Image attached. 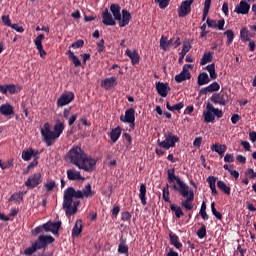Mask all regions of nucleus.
Instances as JSON below:
<instances>
[{
  "label": "nucleus",
  "mask_w": 256,
  "mask_h": 256,
  "mask_svg": "<svg viewBox=\"0 0 256 256\" xmlns=\"http://www.w3.org/2000/svg\"><path fill=\"white\" fill-rule=\"evenodd\" d=\"M0 113L4 115V117H9V115H13V106L9 103L2 104L0 106Z\"/></svg>",
  "instance_id": "obj_23"
},
{
  "label": "nucleus",
  "mask_w": 256,
  "mask_h": 256,
  "mask_svg": "<svg viewBox=\"0 0 256 256\" xmlns=\"http://www.w3.org/2000/svg\"><path fill=\"white\" fill-rule=\"evenodd\" d=\"M171 46H173V39L167 40L166 36H161L160 49H163V51H169Z\"/></svg>",
  "instance_id": "obj_24"
},
{
  "label": "nucleus",
  "mask_w": 256,
  "mask_h": 256,
  "mask_svg": "<svg viewBox=\"0 0 256 256\" xmlns=\"http://www.w3.org/2000/svg\"><path fill=\"white\" fill-rule=\"evenodd\" d=\"M84 44L85 42H83V40H78L74 42L70 47H72V49H80V47H83Z\"/></svg>",
  "instance_id": "obj_51"
},
{
  "label": "nucleus",
  "mask_w": 256,
  "mask_h": 256,
  "mask_svg": "<svg viewBox=\"0 0 256 256\" xmlns=\"http://www.w3.org/2000/svg\"><path fill=\"white\" fill-rule=\"evenodd\" d=\"M245 174L247 175V177H249L250 179H256V172L255 170H253L252 168H249Z\"/></svg>",
  "instance_id": "obj_50"
},
{
  "label": "nucleus",
  "mask_w": 256,
  "mask_h": 256,
  "mask_svg": "<svg viewBox=\"0 0 256 256\" xmlns=\"http://www.w3.org/2000/svg\"><path fill=\"white\" fill-rule=\"evenodd\" d=\"M250 9L251 5L245 0H241L240 3L235 7L234 13H237V15H247Z\"/></svg>",
  "instance_id": "obj_15"
},
{
  "label": "nucleus",
  "mask_w": 256,
  "mask_h": 256,
  "mask_svg": "<svg viewBox=\"0 0 256 256\" xmlns=\"http://www.w3.org/2000/svg\"><path fill=\"white\" fill-rule=\"evenodd\" d=\"M204 122L205 123H215V117L221 119L223 117V110L215 108L211 102H208L206 105V111L203 112Z\"/></svg>",
  "instance_id": "obj_5"
},
{
  "label": "nucleus",
  "mask_w": 256,
  "mask_h": 256,
  "mask_svg": "<svg viewBox=\"0 0 256 256\" xmlns=\"http://www.w3.org/2000/svg\"><path fill=\"white\" fill-rule=\"evenodd\" d=\"M41 183H43V175H41L40 172H37L30 175L24 182V185H26L28 189H35V187H38Z\"/></svg>",
  "instance_id": "obj_9"
},
{
  "label": "nucleus",
  "mask_w": 256,
  "mask_h": 256,
  "mask_svg": "<svg viewBox=\"0 0 256 256\" xmlns=\"http://www.w3.org/2000/svg\"><path fill=\"white\" fill-rule=\"evenodd\" d=\"M169 238L171 245L175 246L176 249H181V247H183V244L179 242V236L176 234L170 233Z\"/></svg>",
  "instance_id": "obj_31"
},
{
  "label": "nucleus",
  "mask_w": 256,
  "mask_h": 256,
  "mask_svg": "<svg viewBox=\"0 0 256 256\" xmlns=\"http://www.w3.org/2000/svg\"><path fill=\"white\" fill-rule=\"evenodd\" d=\"M213 61V52H205L200 60V65H207Z\"/></svg>",
  "instance_id": "obj_35"
},
{
  "label": "nucleus",
  "mask_w": 256,
  "mask_h": 256,
  "mask_svg": "<svg viewBox=\"0 0 256 256\" xmlns=\"http://www.w3.org/2000/svg\"><path fill=\"white\" fill-rule=\"evenodd\" d=\"M38 156H39V151L33 150L31 148L28 150L22 151V159L24 161H30L32 157H35L37 159Z\"/></svg>",
  "instance_id": "obj_22"
},
{
  "label": "nucleus",
  "mask_w": 256,
  "mask_h": 256,
  "mask_svg": "<svg viewBox=\"0 0 256 256\" xmlns=\"http://www.w3.org/2000/svg\"><path fill=\"white\" fill-rule=\"evenodd\" d=\"M189 69H193V65L186 64L183 66L182 73L175 76L176 83H183V81L191 79V73H189Z\"/></svg>",
  "instance_id": "obj_10"
},
{
  "label": "nucleus",
  "mask_w": 256,
  "mask_h": 256,
  "mask_svg": "<svg viewBox=\"0 0 256 256\" xmlns=\"http://www.w3.org/2000/svg\"><path fill=\"white\" fill-rule=\"evenodd\" d=\"M221 86L217 82H213L212 84L208 85L206 88L201 90V93H215V91H219Z\"/></svg>",
  "instance_id": "obj_26"
},
{
  "label": "nucleus",
  "mask_w": 256,
  "mask_h": 256,
  "mask_svg": "<svg viewBox=\"0 0 256 256\" xmlns=\"http://www.w3.org/2000/svg\"><path fill=\"white\" fill-rule=\"evenodd\" d=\"M217 187L220 188L221 191L226 193V195H231V188H229V186H227V184H225V182L219 180L217 182Z\"/></svg>",
  "instance_id": "obj_37"
},
{
  "label": "nucleus",
  "mask_w": 256,
  "mask_h": 256,
  "mask_svg": "<svg viewBox=\"0 0 256 256\" xmlns=\"http://www.w3.org/2000/svg\"><path fill=\"white\" fill-rule=\"evenodd\" d=\"M11 29H14V31H17V33H23L25 29L22 26H19V24H12Z\"/></svg>",
  "instance_id": "obj_53"
},
{
  "label": "nucleus",
  "mask_w": 256,
  "mask_h": 256,
  "mask_svg": "<svg viewBox=\"0 0 256 256\" xmlns=\"http://www.w3.org/2000/svg\"><path fill=\"white\" fill-rule=\"evenodd\" d=\"M168 181L169 183H173V189L178 191L180 195L184 198L181 202L182 207L186 211H191L193 209V201L195 199V192L189 185H187L179 176L175 175V170H168Z\"/></svg>",
  "instance_id": "obj_2"
},
{
  "label": "nucleus",
  "mask_w": 256,
  "mask_h": 256,
  "mask_svg": "<svg viewBox=\"0 0 256 256\" xmlns=\"http://www.w3.org/2000/svg\"><path fill=\"white\" fill-rule=\"evenodd\" d=\"M75 121H77V114H71L70 117L68 118L69 126L71 127V125H73Z\"/></svg>",
  "instance_id": "obj_55"
},
{
  "label": "nucleus",
  "mask_w": 256,
  "mask_h": 256,
  "mask_svg": "<svg viewBox=\"0 0 256 256\" xmlns=\"http://www.w3.org/2000/svg\"><path fill=\"white\" fill-rule=\"evenodd\" d=\"M116 86H117V77L115 76L106 78L101 82V87H103V89H106V90L113 89Z\"/></svg>",
  "instance_id": "obj_21"
},
{
  "label": "nucleus",
  "mask_w": 256,
  "mask_h": 256,
  "mask_svg": "<svg viewBox=\"0 0 256 256\" xmlns=\"http://www.w3.org/2000/svg\"><path fill=\"white\" fill-rule=\"evenodd\" d=\"M197 236L199 237V239H205V237L207 236V227H205V225L198 229Z\"/></svg>",
  "instance_id": "obj_43"
},
{
  "label": "nucleus",
  "mask_w": 256,
  "mask_h": 256,
  "mask_svg": "<svg viewBox=\"0 0 256 256\" xmlns=\"http://www.w3.org/2000/svg\"><path fill=\"white\" fill-rule=\"evenodd\" d=\"M206 23H207L208 27H212L213 29L217 28L216 20L207 19Z\"/></svg>",
  "instance_id": "obj_57"
},
{
  "label": "nucleus",
  "mask_w": 256,
  "mask_h": 256,
  "mask_svg": "<svg viewBox=\"0 0 256 256\" xmlns=\"http://www.w3.org/2000/svg\"><path fill=\"white\" fill-rule=\"evenodd\" d=\"M57 187V183L55 182V180H48L44 185H43V189L49 193V191H53V188Z\"/></svg>",
  "instance_id": "obj_38"
},
{
  "label": "nucleus",
  "mask_w": 256,
  "mask_h": 256,
  "mask_svg": "<svg viewBox=\"0 0 256 256\" xmlns=\"http://www.w3.org/2000/svg\"><path fill=\"white\" fill-rule=\"evenodd\" d=\"M207 183L212 191V195H217V188L215 183H217V178L215 176H210L207 178Z\"/></svg>",
  "instance_id": "obj_33"
},
{
  "label": "nucleus",
  "mask_w": 256,
  "mask_h": 256,
  "mask_svg": "<svg viewBox=\"0 0 256 256\" xmlns=\"http://www.w3.org/2000/svg\"><path fill=\"white\" fill-rule=\"evenodd\" d=\"M59 227H61V222H47L43 224L45 231H50L53 235H57V233H59Z\"/></svg>",
  "instance_id": "obj_20"
},
{
  "label": "nucleus",
  "mask_w": 256,
  "mask_h": 256,
  "mask_svg": "<svg viewBox=\"0 0 256 256\" xmlns=\"http://www.w3.org/2000/svg\"><path fill=\"white\" fill-rule=\"evenodd\" d=\"M162 197H163L164 201H166V203H169V201H170V198H169V187H164L163 188Z\"/></svg>",
  "instance_id": "obj_47"
},
{
  "label": "nucleus",
  "mask_w": 256,
  "mask_h": 256,
  "mask_svg": "<svg viewBox=\"0 0 256 256\" xmlns=\"http://www.w3.org/2000/svg\"><path fill=\"white\" fill-rule=\"evenodd\" d=\"M183 107H185V104L183 102H179L178 104L172 106V111H181Z\"/></svg>",
  "instance_id": "obj_54"
},
{
  "label": "nucleus",
  "mask_w": 256,
  "mask_h": 256,
  "mask_svg": "<svg viewBox=\"0 0 256 256\" xmlns=\"http://www.w3.org/2000/svg\"><path fill=\"white\" fill-rule=\"evenodd\" d=\"M240 37L242 41H249V31L247 30V27H243L240 31Z\"/></svg>",
  "instance_id": "obj_42"
},
{
  "label": "nucleus",
  "mask_w": 256,
  "mask_h": 256,
  "mask_svg": "<svg viewBox=\"0 0 256 256\" xmlns=\"http://www.w3.org/2000/svg\"><path fill=\"white\" fill-rule=\"evenodd\" d=\"M1 169H9V167H13V159H10L6 162L0 160Z\"/></svg>",
  "instance_id": "obj_45"
},
{
  "label": "nucleus",
  "mask_w": 256,
  "mask_h": 256,
  "mask_svg": "<svg viewBox=\"0 0 256 256\" xmlns=\"http://www.w3.org/2000/svg\"><path fill=\"white\" fill-rule=\"evenodd\" d=\"M239 119H241V117L239 116V114H234L231 117V121L233 123V125H237V123H239Z\"/></svg>",
  "instance_id": "obj_62"
},
{
  "label": "nucleus",
  "mask_w": 256,
  "mask_h": 256,
  "mask_svg": "<svg viewBox=\"0 0 256 256\" xmlns=\"http://www.w3.org/2000/svg\"><path fill=\"white\" fill-rule=\"evenodd\" d=\"M118 252L124 255H129V247L124 242H122L118 246Z\"/></svg>",
  "instance_id": "obj_41"
},
{
  "label": "nucleus",
  "mask_w": 256,
  "mask_h": 256,
  "mask_svg": "<svg viewBox=\"0 0 256 256\" xmlns=\"http://www.w3.org/2000/svg\"><path fill=\"white\" fill-rule=\"evenodd\" d=\"M119 23V27H127L129 25V21H131V13L126 9L122 10V16L120 15V19H117Z\"/></svg>",
  "instance_id": "obj_18"
},
{
  "label": "nucleus",
  "mask_w": 256,
  "mask_h": 256,
  "mask_svg": "<svg viewBox=\"0 0 256 256\" xmlns=\"http://www.w3.org/2000/svg\"><path fill=\"white\" fill-rule=\"evenodd\" d=\"M211 101L212 103H214L215 105H226L227 101H225V99H223V96H221V94H215L211 97Z\"/></svg>",
  "instance_id": "obj_36"
},
{
  "label": "nucleus",
  "mask_w": 256,
  "mask_h": 256,
  "mask_svg": "<svg viewBox=\"0 0 256 256\" xmlns=\"http://www.w3.org/2000/svg\"><path fill=\"white\" fill-rule=\"evenodd\" d=\"M125 53L129 59H131L132 65H137V63H139V53L137 50L131 51L130 49H127Z\"/></svg>",
  "instance_id": "obj_25"
},
{
  "label": "nucleus",
  "mask_w": 256,
  "mask_h": 256,
  "mask_svg": "<svg viewBox=\"0 0 256 256\" xmlns=\"http://www.w3.org/2000/svg\"><path fill=\"white\" fill-rule=\"evenodd\" d=\"M211 151L218 153V155L223 156L225 151H227V146L225 144H213L211 146Z\"/></svg>",
  "instance_id": "obj_27"
},
{
  "label": "nucleus",
  "mask_w": 256,
  "mask_h": 256,
  "mask_svg": "<svg viewBox=\"0 0 256 256\" xmlns=\"http://www.w3.org/2000/svg\"><path fill=\"white\" fill-rule=\"evenodd\" d=\"M66 175L69 181H85V177L81 175V172L75 169H68Z\"/></svg>",
  "instance_id": "obj_16"
},
{
  "label": "nucleus",
  "mask_w": 256,
  "mask_h": 256,
  "mask_svg": "<svg viewBox=\"0 0 256 256\" xmlns=\"http://www.w3.org/2000/svg\"><path fill=\"white\" fill-rule=\"evenodd\" d=\"M171 211L175 212V215L178 219H180L181 217H183V210H181V207L176 206L175 204H172L170 206Z\"/></svg>",
  "instance_id": "obj_40"
},
{
  "label": "nucleus",
  "mask_w": 256,
  "mask_h": 256,
  "mask_svg": "<svg viewBox=\"0 0 256 256\" xmlns=\"http://www.w3.org/2000/svg\"><path fill=\"white\" fill-rule=\"evenodd\" d=\"M44 39H45V35L40 34L34 40L35 47L38 50L41 59H45V57H47V52H45V50L43 49V41H44Z\"/></svg>",
  "instance_id": "obj_13"
},
{
  "label": "nucleus",
  "mask_w": 256,
  "mask_h": 256,
  "mask_svg": "<svg viewBox=\"0 0 256 256\" xmlns=\"http://www.w3.org/2000/svg\"><path fill=\"white\" fill-rule=\"evenodd\" d=\"M115 21L116 20H115V18H113V15H111V13H109V10H104L102 12V22L104 25L113 27L116 25Z\"/></svg>",
  "instance_id": "obj_19"
},
{
  "label": "nucleus",
  "mask_w": 256,
  "mask_h": 256,
  "mask_svg": "<svg viewBox=\"0 0 256 256\" xmlns=\"http://www.w3.org/2000/svg\"><path fill=\"white\" fill-rule=\"evenodd\" d=\"M95 196V190L91 188V184H86L82 190H75L73 187H69L64 191L63 209L67 217L75 215L77 213V207H79L81 201L79 199H91Z\"/></svg>",
  "instance_id": "obj_1"
},
{
  "label": "nucleus",
  "mask_w": 256,
  "mask_h": 256,
  "mask_svg": "<svg viewBox=\"0 0 256 256\" xmlns=\"http://www.w3.org/2000/svg\"><path fill=\"white\" fill-rule=\"evenodd\" d=\"M97 165V160L93 159L92 157L85 156L80 163L78 164V169H82L83 171H86L87 173H91L92 171H95V166Z\"/></svg>",
  "instance_id": "obj_8"
},
{
  "label": "nucleus",
  "mask_w": 256,
  "mask_h": 256,
  "mask_svg": "<svg viewBox=\"0 0 256 256\" xmlns=\"http://www.w3.org/2000/svg\"><path fill=\"white\" fill-rule=\"evenodd\" d=\"M217 27L220 31H224L225 30V20L224 19L219 20L217 23Z\"/></svg>",
  "instance_id": "obj_59"
},
{
  "label": "nucleus",
  "mask_w": 256,
  "mask_h": 256,
  "mask_svg": "<svg viewBox=\"0 0 256 256\" xmlns=\"http://www.w3.org/2000/svg\"><path fill=\"white\" fill-rule=\"evenodd\" d=\"M211 211L212 214L216 217V219H223V215L215 208V202L211 203Z\"/></svg>",
  "instance_id": "obj_44"
},
{
  "label": "nucleus",
  "mask_w": 256,
  "mask_h": 256,
  "mask_svg": "<svg viewBox=\"0 0 256 256\" xmlns=\"http://www.w3.org/2000/svg\"><path fill=\"white\" fill-rule=\"evenodd\" d=\"M165 139L164 141L158 140L159 147H162V149L169 150L173 147H175L176 143H179V137L174 135L171 132H168L164 135Z\"/></svg>",
  "instance_id": "obj_7"
},
{
  "label": "nucleus",
  "mask_w": 256,
  "mask_h": 256,
  "mask_svg": "<svg viewBox=\"0 0 256 256\" xmlns=\"http://www.w3.org/2000/svg\"><path fill=\"white\" fill-rule=\"evenodd\" d=\"M55 241V238L51 235H40L38 239L28 247L24 253L26 255H33L35 251H39V249H45L47 245H51Z\"/></svg>",
  "instance_id": "obj_4"
},
{
  "label": "nucleus",
  "mask_w": 256,
  "mask_h": 256,
  "mask_svg": "<svg viewBox=\"0 0 256 256\" xmlns=\"http://www.w3.org/2000/svg\"><path fill=\"white\" fill-rule=\"evenodd\" d=\"M211 81V79L209 78V75L207 73H201L198 76V85L199 86H203V85H207L209 82Z\"/></svg>",
  "instance_id": "obj_34"
},
{
  "label": "nucleus",
  "mask_w": 256,
  "mask_h": 256,
  "mask_svg": "<svg viewBox=\"0 0 256 256\" xmlns=\"http://www.w3.org/2000/svg\"><path fill=\"white\" fill-rule=\"evenodd\" d=\"M146 195H147V186H145V184H141L139 189V199L142 205H147V198L145 197Z\"/></svg>",
  "instance_id": "obj_28"
},
{
  "label": "nucleus",
  "mask_w": 256,
  "mask_h": 256,
  "mask_svg": "<svg viewBox=\"0 0 256 256\" xmlns=\"http://www.w3.org/2000/svg\"><path fill=\"white\" fill-rule=\"evenodd\" d=\"M87 154L79 146L72 147L67 153L66 157L72 162L76 167L81 163L82 159L85 158Z\"/></svg>",
  "instance_id": "obj_6"
},
{
  "label": "nucleus",
  "mask_w": 256,
  "mask_h": 256,
  "mask_svg": "<svg viewBox=\"0 0 256 256\" xmlns=\"http://www.w3.org/2000/svg\"><path fill=\"white\" fill-rule=\"evenodd\" d=\"M8 92L11 95H15V93H17V88L15 87V85L13 84L8 85Z\"/></svg>",
  "instance_id": "obj_60"
},
{
  "label": "nucleus",
  "mask_w": 256,
  "mask_h": 256,
  "mask_svg": "<svg viewBox=\"0 0 256 256\" xmlns=\"http://www.w3.org/2000/svg\"><path fill=\"white\" fill-rule=\"evenodd\" d=\"M224 35L227 37L226 45H230L233 43V40L235 39V34L233 33V30H226L224 32Z\"/></svg>",
  "instance_id": "obj_39"
},
{
  "label": "nucleus",
  "mask_w": 256,
  "mask_h": 256,
  "mask_svg": "<svg viewBox=\"0 0 256 256\" xmlns=\"http://www.w3.org/2000/svg\"><path fill=\"white\" fill-rule=\"evenodd\" d=\"M249 137H250V141H252V143L256 142V132L255 131L250 132Z\"/></svg>",
  "instance_id": "obj_64"
},
{
  "label": "nucleus",
  "mask_w": 256,
  "mask_h": 256,
  "mask_svg": "<svg viewBox=\"0 0 256 256\" xmlns=\"http://www.w3.org/2000/svg\"><path fill=\"white\" fill-rule=\"evenodd\" d=\"M81 231H83V222L81 220H77L72 230V237L79 236Z\"/></svg>",
  "instance_id": "obj_30"
},
{
  "label": "nucleus",
  "mask_w": 256,
  "mask_h": 256,
  "mask_svg": "<svg viewBox=\"0 0 256 256\" xmlns=\"http://www.w3.org/2000/svg\"><path fill=\"white\" fill-rule=\"evenodd\" d=\"M2 23L7 27H11L12 24H11V18H9V15L2 16Z\"/></svg>",
  "instance_id": "obj_49"
},
{
  "label": "nucleus",
  "mask_w": 256,
  "mask_h": 256,
  "mask_svg": "<svg viewBox=\"0 0 256 256\" xmlns=\"http://www.w3.org/2000/svg\"><path fill=\"white\" fill-rule=\"evenodd\" d=\"M188 51H191V44L189 42H184L181 53H184L185 55H187Z\"/></svg>",
  "instance_id": "obj_48"
},
{
  "label": "nucleus",
  "mask_w": 256,
  "mask_h": 256,
  "mask_svg": "<svg viewBox=\"0 0 256 256\" xmlns=\"http://www.w3.org/2000/svg\"><path fill=\"white\" fill-rule=\"evenodd\" d=\"M169 1L171 0H155V3L159 4L160 9H165L168 7Z\"/></svg>",
  "instance_id": "obj_46"
},
{
  "label": "nucleus",
  "mask_w": 256,
  "mask_h": 256,
  "mask_svg": "<svg viewBox=\"0 0 256 256\" xmlns=\"http://www.w3.org/2000/svg\"><path fill=\"white\" fill-rule=\"evenodd\" d=\"M110 11L116 21L117 19H121V6L118 4H112L110 6Z\"/></svg>",
  "instance_id": "obj_29"
},
{
  "label": "nucleus",
  "mask_w": 256,
  "mask_h": 256,
  "mask_svg": "<svg viewBox=\"0 0 256 256\" xmlns=\"http://www.w3.org/2000/svg\"><path fill=\"white\" fill-rule=\"evenodd\" d=\"M191 5H193V0L183 1L178 9L179 17H187L191 13Z\"/></svg>",
  "instance_id": "obj_12"
},
{
  "label": "nucleus",
  "mask_w": 256,
  "mask_h": 256,
  "mask_svg": "<svg viewBox=\"0 0 256 256\" xmlns=\"http://www.w3.org/2000/svg\"><path fill=\"white\" fill-rule=\"evenodd\" d=\"M75 99V94L73 92H64L57 100L58 107H65V105H69L71 101Z\"/></svg>",
  "instance_id": "obj_11"
},
{
  "label": "nucleus",
  "mask_w": 256,
  "mask_h": 256,
  "mask_svg": "<svg viewBox=\"0 0 256 256\" xmlns=\"http://www.w3.org/2000/svg\"><path fill=\"white\" fill-rule=\"evenodd\" d=\"M156 91L160 97H167V95H169V91H171V88L167 83L156 82Z\"/></svg>",
  "instance_id": "obj_17"
},
{
  "label": "nucleus",
  "mask_w": 256,
  "mask_h": 256,
  "mask_svg": "<svg viewBox=\"0 0 256 256\" xmlns=\"http://www.w3.org/2000/svg\"><path fill=\"white\" fill-rule=\"evenodd\" d=\"M173 39V43L172 46L174 47V49H177V47H179V45H181V39L179 37H174Z\"/></svg>",
  "instance_id": "obj_56"
},
{
  "label": "nucleus",
  "mask_w": 256,
  "mask_h": 256,
  "mask_svg": "<svg viewBox=\"0 0 256 256\" xmlns=\"http://www.w3.org/2000/svg\"><path fill=\"white\" fill-rule=\"evenodd\" d=\"M242 147L245 149V151H251V144L247 141L241 142Z\"/></svg>",
  "instance_id": "obj_61"
},
{
  "label": "nucleus",
  "mask_w": 256,
  "mask_h": 256,
  "mask_svg": "<svg viewBox=\"0 0 256 256\" xmlns=\"http://www.w3.org/2000/svg\"><path fill=\"white\" fill-rule=\"evenodd\" d=\"M122 221H131V214L128 211L122 213Z\"/></svg>",
  "instance_id": "obj_58"
},
{
  "label": "nucleus",
  "mask_w": 256,
  "mask_h": 256,
  "mask_svg": "<svg viewBox=\"0 0 256 256\" xmlns=\"http://www.w3.org/2000/svg\"><path fill=\"white\" fill-rule=\"evenodd\" d=\"M225 163H233L235 161V156L233 154H226L224 156Z\"/></svg>",
  "instance_id": "obj_52"
},
{
  "label": "nucleus",
  "mask_w": 256,
  "mask_h": 256,
  "mask_svg": "<svg viewBox=\"0 0 256 256\" xmlns=\"http://www.w3.org/2000/svg\"><path fill=\"white\" fill-rule=\"evenodd\" d=\"M63 131H65V124L61 121H57L54 128L51 127L49 122H45L40 128V133L47 147H51V145L57 141V138L61 137Z\"/></svg>",
  "instance_id": "obj_3"
},
{
  "label": "nucleus",
  "mask_w": 256,
  "mask_h": 256,
  "mask_svg": "<svg viewBox=\"0 0 256 256\" xmlns=\"http://www.w3.org/2000/svg\"><path fill=\"white\" fill-rule=\"evenodd\" d=\"M120 121L122 123H130V125H135V110L130 108L125 111V115L120 116Z\"/></svg>",
  "instance_id": "obj_14"
},
{
  "label": "nucleus",
  "mask_w": 256,
  "mask_h": 256,
  "mask_svg": "<svg viewBox=\"0 0 256 256\" xmlns=\"http://www.w3.org/2000/svg\"><path fill=\"white\" fill-rule=\"evenodd\" d=\"M202 141H203V138H201V137L195 138V140L193 142L194 147H201Z\"/></svg>",
  "instance_id": "obj_63"
},
{
  "label": "nucleus",
  "mask_w": 256,
  "mask_h": 256,
  "mask_svg": "<svg viewBox=\"0 0 256 256\" xmlns=\"http://www.w3.org/2000/svg\"><path fill=\"white\" fill-rule=\"evenodd\" d=\"M121 137V128L117 127L110 132V139L112 143H117Z\"/></svg>",
  "instance_id": "obj_32"
}]
</instances>
